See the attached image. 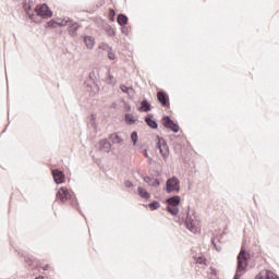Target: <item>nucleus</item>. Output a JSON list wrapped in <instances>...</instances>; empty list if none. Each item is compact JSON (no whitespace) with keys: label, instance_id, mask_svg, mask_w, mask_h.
I'll use <instances>...</instances> for the list:
<instances>
[{"label":"nucleus","instance_id":"1","mask_svg":"<svg viewBox=\"0 0 279 279\" xmlns=\"http://www.w3.org/2000/svg\"><path fill=\"white\" fill-rule=\"evenodd\" d=\"M250 259V254L245 252V250H241L239 255H238V271L234 276L233 279H240L241 278V272L245 271L247 269V260Z\"/></svg>","mask_w":279,"mask_h":279},{"label":"nucleus","instance_id":"2","mask_svg":"<svg viewBox=\"0 0 279 279\" xmlns=\"http://www.w3.org/2000/svg\"><path fill=\"white\" fill-rule=\"evenodd\" d=\"M56 197L62 204H66V202H75V194L73 191L64 186L58 190Z\"/></svg>","mask_w":279,"mask_h":279},{"label":"nucleus","instance_id":"3","mask_svg":"<svg viewBox=\"0 0 279 279\" xmlns=\"http://www.w3.org/2000/svg\"><path fill=\"white\" fill-rule=\"evenodd\" d=\"M35 12L38 16H43L44 19H51V16H53V12L49 10L47 4H38L35 8Z\"/></svg>","mask_w":279,"mask_h":279},{"label":"nucleus","instance_id":"4","mask_svg":"<svg viewBox=\"0 0 279 279\" xmlns=\"http://www.w3.org/2000/svg\"><path fill=\"white\" fill-rule=\"evenodd\" d=\"M157 147L162 158L165 159L169 158V146L167 145V142L165 141V138L157 136Z\"/></svg>","mask_w":279,"mask_h":279},{"label":"nucleus","instance_id":"5","mask_svg":"<svg viewBox=\"0 0 279 279\" xmlns=\"http://www.w3.org/2000/svg\"><path fill=\"white\" fill-rule=\"evenodd\" d=\"M166 191L167 193H173V191H180V180L173 177L166 182Z\"/></svg>","mask_w":279,"mask_h":279},{"label":"nucleus","instance_id":"6","mask_svg":"<svg viewBox=\"0 0 279 279\" xmlns=\"http://www.w3.org/2000/svg\"><path fill=\"white\" fill-rule=\"evenodd\" d=\"M161 123L163 126H166L168 130H171L174 133L180 132V126L171 120L169 117H163L161 120Z\"/></svg>","mask_w":279,"mask_h":279},{"label":"nucleus","instance_id":"7","mask_svg":"<svg viewBox=\"0 0 279 279\" xmlns=\"http://www.w3.org/2000/svg\"><path fill=\"white\" fill-rule=\"evenodd\" d=\"M157 99L159 101V104H161V106L163 108H169L170 104H169V95L165 92H158L157 93Z\"/></svg>","mask_w":279,"mask_h":279},{"label":"nucleus","instance_id":"8","mask_svg":"<svg viewBox=\"0 0 279 279\" xmlns=\"http://www.w3.org/2000/svg\"><path fill=\"white\" fill-rule=\"evenodd\" d=\"M52 178L56 184H64V181L66 180V178L64 177V172L60 170H52Z\"/></svg>","mask_w":279,"mask_h":279},{"label":"nucleus","instance_id":"9","mask_svg":"<svg viewBox=\"0 0 279 279\" xmlns=\"http://www.w3.org/2000/svg\"><path fill=\"white\" fill-rule=\"evenodd\" d=\"M77 29H80V24L77 22L68 23V32L70 36H77Z\"/></svg>","mask_w":279,"mask_h":279},{"label":"nucleus","instance_id":"10","mask_svg":"<svg viewBox=\"0 0 279 279\" xmlns=\"http://www.w3.org/2000/svg\"><path fill=\"white\" fill-rule=\"evenodd\" d=\"M168 206L178 207L180 206V196H173L167 199Z\"/></svg>","mask_w":279,"mask_h":279},{"label":"nucleus","instance_id":"11","mask_svg":"<svg viewBox=\"0 0 279 279\" xmlns=\"http://www.w3.org/2000/svg\"><path fill=\"white\" fill-rule=\"evenodd\" d=\"M84 43L87 49H93V47H95V38L92 36H85Z\"/></svg>","mask_w":279,"mask_h":279},{"label":"nucleus","instance_id":"12","mask_svg":"<svg viewBox=\"0 0 279 279\" xmlns=\"http://www.w3.org/2000/svg\"><path fill=\"white\" fill-rule=\"evenodd\" d=\"M144 182H146L148 186H160V182L157 179H151L149 177L144 178Z\"/></svg>","mask_w":279,"mask_h":279},{"label":"nucleus","instance_id":"13","mask_svg":"<svg viewBox=\"0 0 279 279\" xmlns=\"http://www.w3.org/2000/svg\"><path fill=\"white\" fill-rule=\"evenodd\" d=\"M137 193L140 196L143 197V199H149V197H151L149 192H147V190H145L144 187H137Z\"/></svg>","mask_w":279,"mask_h":279},{"label":"nucleus","instance_id":"14","mask_svg":"<svg viewBox=\"0 0 279 279\" xmlns=\"http://www.w3.org/2000/svg\"><path fill=\"white\" fill-rule=\"evenodd\" d=\"M140 110H142L143 112H149V110H151V105H149V102L147 100H143L141 102Z\"/></svg>","mask_w":279,"mask_h":279},{"label":"nucleus","instance_id":"15","mask_svg":"<svg viewBox=\"0 0 279 279\" xmlns=\"http://www.w3.org/2000/svg\"><path fill=\"white\" fill-rule=\"evenodd\" d=\"M185 223L187 230H190L191 232H197V227L195 226V222L193 220L187 219Z\"/></svg>","mask_w":279,"mask_h":279},{"label":"nucleus","instance_id":"16","mask_svg":"<svg viewBox=\"0 0 279 279\" xmlns=\"http://www.w3.org/2000/svg\"><path fill=\"white\" fill-rule=\"evenodd\" d=\"M145 121L149 128H151L153 130H158V123H156V121L151 120V118H146Z\"/></svg>","mask_w":279,"mask_h":279},{"label":"nucleus","instance_id":"17","mask_svg":"<svg viewBox=\"0 0 279 279\" xmlns=\"http://www.w3.org/2000/svg\"><path fill=\"white\" fill-rule=\"evenodd\" d=\"M118 24L119 25H128V16L120 14L118 15Z\"/></svg>","mask_w":279,"mask_h":279},{"label":"nucleus","instance_id":"18","mask_svg":"<svg viewBox=\"0 0 279 279\" xmlns=\"http://www.w3.org/2000/svg\"><path fill=\"white\" fill-rule=\"evenodd\" d=\"M125 122L129 123V125H132L136 123V120L134 119V116L131 113L125 114Z\"/></svg>","mask_w":279,"mask_h":279},{"label":"nucleus","instance_id":"19","mask_svg":"<svg viewBox=\"0 0 279 279\" xmlns=\"http://www.w3.org/2000/svg\"><path fill=\"white\" fill-rule=\"evenodd\" d=\"M110 140L112 141V143H123V140L117 133L111 134Z\"/></svg>","mask_w":279,"mask_h":279},{"label":"nucleus","instance_id":"20","mask_svg":"<svg viewBox=\"0 0 279 279\" xmlns=\"http://www.w3.org/2000/svg\"><path fill=\"white\" fill-rule=\"evenodd\" d=\"M57 23H58V27H66V25H69L70 21L69 20L58 19Z\"/></svg>","mask_w":279,"mask_h":279},{"label":"nucleus","instance_id":"21","mask_svg":"<svg viewBox=\"0 0 279 279\" xmlns=\"http://www.w3.org/2000/svg\"><path fill=\"white\" fill-rule=\"evenodd\" d=\"M168 213H170V215H178V213H180V209H178V207H173L168 205L167 207Z\"/></svg>","mask_w":279,"mask_h":279},{"label":"nucleus","instance_id":"22","mask_svg":"<svg viewBox=\"0 0 279 279\" xmlns=\"http://www.w3.org/2000/svg\"><path fill=\"white\" fill-rule=\"evenodd\" d=\"M195 262L197 265H207L208 260L206 259V257H195Z\"/></svg>","mask_w":279,"mask_h":279},{"label":"nucleus","instance_id":"23","mask_svg":"<svg viewBox=\"0 0 279 279\" xmlns=\"http://www.w3.org/2000/svg\"><path fill=\"white\" fill-rule=\"evenodd\" d=\"M266 278L267 279H279L278 275L271 270H266Z\"/></svg>","mask_w":279,"mask_h":279},{"label":"nucleus","instance_id":"24","mask_svg":"<svg viewBox=\"0 0 279 279\" xmlns=\"http://www.w3.org/2000/svg\"><path fill=\"white\" fill-rule=\"evenodd\" d=\"M46 27H52V28L58 27V21H56V20H50V21L46 24Z\"/></svg>","mask_w":279,"mask_h":279},{"label":"nucleus","instance_id":"25","mask_svg":"<svg viewBox=\"0 0 279 279\" xmlns=\"http://www.w3.org/2000/svg\"><path fill=\"white\" fill-rule=\"evenodd\" d=\"M148 207L150 208V210H157V208H160V203L153 202L148 205Z\"/></svg>","mask_w":279,"mask_h":279},{"label":"nucleus","instance_id":"26","mask_svg":"<svg viewBox=\"0 0 279 279\" xmlns=\"http://www.w3.org/2000/svg\"><path fill=\"white\" fill-rule=\"evenodd\" d=\"M255 279H267V272L266 270L260 271Z\"/></svg>","mask_w":279,"mask_h":279},{"label":"nucleus","instance_id":"27","mask_svg":"<svg viewBox=\"0 0 279 279\" xmlns=\"http://www.w3.org/2000/svg\"><path fill=\"white\" fill-rule=\"evenodd\" d=\"M131 140H132L133 144L136 145V142L138 141V134L136 132H133L131 134Z\"/></svg>","mask_w":279,"mask_h":279},{"label":"nucleus","instance_id":"28","mask_svg":"<svg viewBox=\"0 0 279 279\" xmlns=\"http://www.w3.org/2000/svg\"><path fill=\"white\" fill-rule=\"evenodd\" d=\"M100 145H102V147H106L107 149H110V143L108 142V140L100 141Z\"/></svg>","mask_w":279,"mask_h":279},{"label":"nucleus","instance_id":"29","mask_svg":"<svg viewBox=\"0 0 279 279\" xmlns=\"http://www.w3.org/2000/svg\"><path fill=\"white\" fill-rule=\"evenodd\" d=\"M120 89L122 90V93H129V90H132V88L125 86V85H121Z\"/></svg>","mask_w":279,"mask_h":279},{"label":"nucleus","instance_id":"30","mask_svg":"<svg viewBox=\"0 0 279 279\" xmlns=\"http://www.w3.org/2000/svg\"><path fill=\"white\" fill-rule=\"evenodd\" d=\"M108 58H109V60H114V58H117V57H116L114 52L109 51Z\"/></svg>","mask_w":279,"mask_h":279},{"label":"nucleus","instance_id":"31","mask_svg":"<svg viewBox=\"0 0 279 279\" xmlns=\"http://www.w3.org/2000/svg\"><path fill=\"white\" fill-rule=\"evenodd\" d=\"M25 260L29 265V267H32L34 259H32V257H26Z\"/></svg>","mask_w":279,"mask_h":279},{"label":"nucleus","instance_id":"32","mask_svg":"<svg viewBox=\"0 0 279 279\" xmlns=\"http://www.w3.org/2000/svg\"><path fill=\"white\" fill-rule=\"evenodd\" d=\"M44 271H48V269H51V266L49 264H46L41 267Z\"/></svg>","mask_w":279,"mask_h":279},{"label":"nucleus","instance_id":"33","mask_svg":"<svg viewBox=\"0 0 279 279\" xmlns=\"http://www.w3.org/2000/svg\"><path fill=\"white\" fill-rule=\"evenodd\" d=\"M210 275L211 276H216L217 275V269H215L214 267H210Z\"/></svg>","mask_w":279,"mask_h":279},{"label":"nucleus","instance_id":"34","mask_svg":"<svg viewBox=\"0 0 279 279\" xmlns=\"http://www.w3.org/2000/svg\"><path fill=\"white\" fill-rule=\"evenodd\" d=\"M143 155L145 156V158H149V154L147 153V149L143 150Z\"/></svg>","mask_w":279,"mask_h":279},{"label":"nucleus","instance_id":"35","mask_svg":"<svg viewBox=\"0 0 279 279\" xmlns=\"http://www.w3.org/2000/svg\"><path fill=\"white\" fill-rule=\"evenodd\" d=\"M24 9L26 10V12H29V10H32V7H27V4L24 5Z\"/></svg>","mask_w":279,"mask_h":279},{"label":"nucleus","instance_id":"36","mask_svg":"<svg viewBox=\"0 0 279 279\" xmlns=\"http://www.w3.org/2000/svg\"><path fill=\"white\" fill-rule=\"evenodd\" d=\"M106 47H108L107 44H101V45L99 46V49H106Z\"/></svg>","mask_w":279,"mask_h":279},{"label":"nucleus","instance_id":"37","mask_svg":"<svg viewBox=\"0 0 279 279\" xmlns=\"http://www.w3.org/2000/svg\"><path fill=\"white\" fill-rule=\"evenodd\" d=\"M109 80L111 81L110 83H112V80H114V77L112 75H109Z\"/></svg>","mask_w":279,"mask_h":279},{"label":"nucleus","instance_id":"38","mask_svg":"<svg viewBox=\"0 0 279 279\" xmlns=\"http://www.w3.org/2000/svg\"><path fill=\"white\" fill-rule=\"evenodd\" d=\"M126 186H132V182H126Z\"/></svg>","mask_w":279,"mask_h":279},{"label":"nucleus","instance_id":"39","mask_svg":"<svg viewBox=\"0 0 279 279\" xmlns=\"http://www.w3.org/2000/svg\"><path fill=\"white\" fill-rule=\"evenodd\" d=\"M110 14H114V10H110Z\"/></svg>","mask_w":279,"mask_h":279},{"label":"nucleus","instance_id":"40","mask_svg":"<svg viewBox=\"0 0 279 279\" xmlns=\"http://www.w3.org/2000/svg\"><path fill=\"white\" fill-rule=\"evenodd\" d=\"M111 36H114V31L113 29L111 31Z\"/></svg>","mask_w":279,"mask_h":279}]
</instances>
